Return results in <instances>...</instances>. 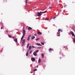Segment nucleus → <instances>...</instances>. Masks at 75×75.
Instances as JSON below:
<instances>
[{
    "instance_id": "obj_4",
    "label": "nucleus",
    "mask_w": 75,
    "mask_h": 75,
    "mask_svg": "<svg viewBox=\"0 0 75 75\" xmlns=\"http://www.w3.org/2000/svg\"><path fill=\"white\" fill-rule=\"evenodd\" d=\"M33 54L34 56H35L36 57V56H37V53H36L35 52H34L33 53Z\"/></svg>"
},
{
    "instance_id": "obj_38",
    "label": "nucleus",
    "mask_w": 75,
    "mask_h": 75,
    "mask_svg": "<svg viewBox=\"0 0 75 75\" xmlns=\"http://www.w3.org/2000/svg\"><path fill=\"white\" fill-rule=\"evenodd\" d=\"M1 30H2V29H3V28H2V27H1Z\"/></svg>"
},
{
    "instance_id": "obj_34",
    "label": "nucleus",
    "mask_w": 75,
    "mask_h": 75,
    "mask_svg": "<svg viewBox=\"0 0 75 75\" xmlns=\"http://www.w3.org/2000/svg\"><path fill=\"white\" fill-rule=\"evenodd\" d=\"M34 35H35V36H37V34H35Z\"/></svg>"
},
{
    "instance_id": "obj_12",
    "label": "nucleus",
    "mask_w": 75,
    "mask_h": 75,
    "mask_svg": "<svg viewBox=\"0 0 75 75\" xmlns=\"http://www.w3.org/2000/svg\"><path fill=\"white\" fill-rule=\"evenodd\" d=\"M14 41L15 42H17V39H15V40H14Z\"/></svg>"
},
{
    "instance_id": "obj_35",
    "label": "nucleus",
    "mask_w": 75,
    "mask_h": 75,
    "mask_svg": "<svg viewBox=\"0 0 75 75\" xmlns=\"http://www.w3.org/2000/svg\"><path fill=\"white\" fill-rule=\"evenodd\" d=\"M27 46H28H28H29V43L28 44Z\"/></svg>"
},
{
    "instance_id": "obj_26",
    "label": "nucleus",
    "mask_w": 75,
    "mask_h": 75,
    "mask_svg": "<svg viewBox=\"0 0 75 75\" xmlns=\"http://www.w3.org/2000/svg\"><path fill=\"white\" fill-rule=\"evenodd\" d=\"M30 54H31V53H32V51L31 50H30Z\"/></svg>"
},
{
    "instance_id": "obj_40",
    "label": "nucleus",
    "mask_w": 75,
    "mask_h": 75,
    "mask_svg": "<svg viewBox=\"0 0 75 75\" xmlns=\"http://www.w3.org/2000/svg\"><path fill=\"white\" fill-rule=\"evenodd\" d=\"M60 31H61V32H62V30H60Z\"/></svg>"
},
{
    "instance_id": "obj_37",
    "label": "nucleus",
    "mask_w": 75,
    "mask_h": 75,
    "mask_svg": "<svg viewBox=\"0 0 75 75\" xmlns=\"http://www.w3.org/2000/svg\"><path fill=\"white\" fill-rule=\"evenodd\" d=\"M56 18V17H54L53 19L55 18Z\"/></svg>"
},
{
    "instance_id": "obj_3",
    "label": "nucleus",
    "mask_w": 75,
    "mask_h": 75,
    "mask_svg": "<svg viewBox=\"0 0 75 75\" xmlns=\"http://www.w3.org/2000/svg\"><path fill=\"white\" fill-rule=\"evenodd\" d=\"M35 45H38V46H42V45L40 44H38L37 43H35Z\"/></svg>"
},
{
    "instance_id": "obj_21",
    "label": "nucleus",
    "mask_w": 75,
    "mask_h": 75,
    "mask_svg": "<svg viewBox=\"0 0 75 75\" xmlns=\"http://www.w3.org/2000/svg\"><path fill=\"white\" fill-rule=\"evenodd\" d=\"M38 51H39L38 50H36L35 51V52L36 53H37V52H38Z\"/></svg>"
},
{
    "instance_id": "obj_22",
    "label": "nucleus",
    "mask_w": 75,
    "mask_h": 75,
    "mask_svg": "<svg viewBox=\"0 0 75 75\" xmlns=\"http://www.w3.org/2000/svg\"><path fill=\"white\" fill-rule=\"evenodd\" d=\"M38 49H41V47H38Z\"/></svg>"
},
{
    "instance_id": "obj_39",
    "label": "nucleus",
    "mask_w": 75,
    "mask_h": 75,
    "mask_svg": "<svg viewBox=\"0 0 75 75\" xmlns=\"http://www.w3.org/2000/svg\"><path fill=\"white\" fill-rule=\"evenodd\" d=\"M28 48V46H27V48Z\"/></svg>"
},
{
    "instance_id": "obj_19",
    "label": "nucleus",
    "mask_w": 75,
    "mask_h": 75,
    "mask_svg": "<svg viewBox=\"0 0 75 75\" xmlns=\"http://www.w3.org/2000/svg\"><path fill=\"white\" fill-rule=\"evenodd\" d=\"M42 58H44V54H42Z\"/></svg>"
},
{
    "instance_id": "obj_5",
    "label": "nucleus",
    "mask_w": 75,
    "mask_h": 75,
    "mask_svg": "<svg viewBox=\"0 0 75 75\" xmlns=\"http://www.w3.org/2000/svg\"><path fill=\"white\" fill-rule=\"evenodd\" d=\"M41 15H42V14H41V13L40 12H38V14H37L38 16H41Z\"/></svg>"
},
{
    "instance_id": "obj_31",
    "label": "nucleus",
    "mask_w": 75,
    "mask_h": 75,
    "mask_svg": "<svg viewBox=\"0 0 75 75\" xmlns=\"http://www.w3.org/2000/svg\"><path fill=\"white\" fill-rule=\"evenodd\" d=\"M57 36H58V37H59L60 36V34H59L58 35H57Z\"/></svg>"
},
{
    "instance_id": "obj_7",
    "label": "nucleus",
    "mask_w": 75,
    "mask_h": 75,
    "mask_svg": "<svg viewBox=\"0 0 75 75\" xmlns=\"http://www.w3.org/2000/svg\"><path fill=\"white\" fill-rule=\"evenodd\" d=\"M70 33L71 34H72V36H74V35L75 36L74 33H73V32H72V31H71Z\"/></svg>"
},
{
    "instance_id": "obj_18",
    "label": "nucleus",
    "mask_w": 75,
    "mask_h": 75,
    "mask_svg": "<svg viewBox=\"0 0 75 75\" xmlns=\"http://www.w3.org/2000/svg\"><path fill=\"white\" fill-rule=\"evenodd\" d=\"M49 51L51 52V51H52V50H51V48H50V49H49Z\"/></svg>"
},
{
    "instance_id": "obj_11",
    "label": "nucleus",
    "mask_w": 75,
    "mask_h": 75,
    "mask_svg": "<svg viewBox=\"0 0 75 75\" xmlns=\"http://www.w3.org/2000/svg\"><path fill=\"white\" fill-rule=\"evenodd\" d=\"M31 49V46H30L29 47L28 50L30 51Z\"/></svg>"
},
{
    "instance_id": "obj_41",
    "label": "nucleus",
    "mask_w": 75,
    "mask_h": 75,
    "mask_svg": "<svg viewBox=\"0 0 75 75\" xmlns=\"http://www.w3.org/2000/svg\"><path fill=\"white\" fill-rule=\"evenodd\" d=\"M6 33H8V31L6 30Z\"/></svg>"
},
{
    "instance_id": "obj_10",
    "label": "nucleus",
    "mask_w": 75,
    "mask_h": 75,
    "mask_svg": "<svg viewBox=\"0 0 75 75\" xmlns=\"http://www.w3.org/2000/svg\"><path fill=\"white\" fill-rule=\"evenodd\" d=\"M24 35H23V36H22V38H21V40H23V38H24Z\"/></svg>"
},
{
    "instance_id": "obj_33",
    "label": "nucleus",
    "mask_w": 75,
    "mask_h": 75,
    "mask_svg": "<svg viewBox=\"0 0 75 75\" xmlns=\"http://www.w3.org/2000/svg\"><path fill=\"white\" fill-rule=\"evenodd\" d=\"M40 13H43V12L40 11Z\"/></svg>"
},
{
    "instance_id": "obj_27",
    "label": "nucleus",
    "mask_w": 75,
    "mask_h": 75,
    "mask_svg": "<svg viewBox=\"0 0 75 75\" xmlns=\"http://www.w3.org/2000/svg\"><path fill=\"white\" fill-rule=\"evenodd\" d=\"M45 20H48V18H45Z\"/></svg>"
},
{
    "instance_id": "obj_32",
    "label": "nucleus",
    "mask_w": 75,
    "mask_h": 75,
    "mask_svg": "<svg viewBox=\"0 0 75 75\" xmlns=\"http://www.w3.org/2000/svg\"><path fill=\"white\" fill-rule=\"evenodd\" d=\"M32 48H35V47L34 46H32Z\"/></svg>"
},
{
    "instance_id": "obj_25",
    "label": "nucleus",
    "mask_w": 75,
    "mask_h": 75,
    "mask_svg": "<svg viewBox=\"0 0 75 75\" xmlns=\"http://www.w3.org/2000/svg\"><path fill=\"white\" fill-rule=\"evenodd\" d=\"M47 11H45L44 12H43V13H46V12H47Z\"/></svg>"
},
{
    "instance_id": "obj_2",
    "label": "nucleus",
    "mask_w": 75,
    "mask_h": 75,
    "mask_svg": "<svg viewBox=\"0 0 75 75\" xmlns=\"http://www.w3.org/2000/svg\"><path fill=\"white\" fill-rule=\"evenodd\" d=\"M25 30L23 29V35L25 36Z\"/></svg>"
},
{
    "instance_id": "obj_14",
    "label": "nucleus",
    "mask_w": 75,
    "mask_h": 75,
    "mask_svg": "<svg viewBox=\"0 0 75 75\" xmlns=\"http://www.w3.org/2000/svg\"><path fill=\"white\" fill-rule=\"evenodd\" d=\"M28 51L26 53V56L27 57L28 56Z\"/></svg>"
},
{
    "instance_id": "obj_30",
    "label": "nucleus",
    "mask_w": 75,
    "mask_h": 75,
    "mask_svg": "<svg viewBox=\"0 0 75 75\" xmlns=\"http://www.w3.org/2000/svg\"><path fill=\"white\" fill-rule=\"evenodd\" d=\"M37 69H35L33 70V71H37Z\"/></svg>"
},
{
    "instance_id": "obj_6",
    "label": "nucleus",
    "mask_w": 75,
    "mask_h": 75,
    "mask_svg": "<svg viewBox=\"0 0 75 75\" xmlns=\"http://www.w3.org/2000/svg\"><path fill=\"white\" fill-rule=\"evenodd\" d=\"M31 61L33 62H34L35 61V58L32 57L31 59Z\"/></svg>"
},
{
    "instance_id": "obj_20",
    "label": "nucleus",
    "mask_w": 75,
    "mask_h": 75,
    "mask_svg": "<svg viewBox=\"0 0 75 75\" xmlns=\"http://www.w3.org/2000/svg\"><path fill=\"white\" fill-rule=\"evenodd\" d=\"M41 44L42 45H44V43L42 42H41Z\"/></svg>"
},
{
    "instance_id": "obj_8",
    "label": "nucleus",
    "mask_w": 75,
    "mask_h": 75,
    "mask_svg": "<svg viewBox=\"0 0 75 75\" xmlns=\"http://www.w3.org/2000/svg\"><path fill=\"white\" fill-rule=\"evenodd\" d=\"M31 35H29V37H28V39H27V40L28 41H29L30 40V37H31Z\"/></svg>"
},
{
    "instance_id": "obj_29",
    "label": "nucleus",
    "mask_w": 75,
    "mask_h": 75,
    "mask_svg": "<svg viewBox=\"0 0 75 75\" xmlns=\"http://www.w3.org/2000/svg\"><path fill=\"white\" fill-rule=\"evenodd\" d=\"M61 31V29H59L58 30V31L59 32V31Z\"/></svg>"
},
{
    "instance_id": "obj_42",
    "label": "nucleus",
    "mask_w": 75,
    "mask_h": 75,
    "mask_svg": "<svg viewBox=\"0 0 75 75\" xmlns=\"http://www.w3.org/2000/svg\"><path fill=\"white\" fill-rule=\"evenodd\" d=\"M13 38H14V37H13Z\"/></svg>"
},
{
    "instance_id": "obj_24",
    "label": "nucleus",
    "mask_w": 75,
    "mask_h": 75,
    "mask_svg": "<svg viewBox=\"0 0 75 75\" xmlns=\"http://www.w3.org/2000/svg\"><path fill=\"white\" fill-rule=\"evenodd\" d=\"M52 8V7L51 6V7H50L49 9H51V8Z\"/></svg>"
},
{
    "instance_id": "obj_17",
    "label": "nucleus",
    "mask_w": 75,
    "mask_h": 75,
    "mask_svg": "<svg viewBox=\"0 0 75 75\" xmlns=\"http://www.w3.org/2000/svg\"><path fill=\"white\" fill-rule=\"evenodd\" d=\"M74 38H73V42H75V35H74Z\"/></svg>"
},
{
    "instance_id": "obj_23",
    "label": "nucleus",
    "mask_w": 75,
    "mask_h": 75,
    "mask_svg": "<svg viewBox=\"0 0 75 75\" xmlns=\"http://www.w3.org/2000/svg\"><path fill=\"white\" fill-rule=\"evenodd\" d=\"M40 40V38H37L36 39V40L38 41V40Z\"/></svg>"
},
{
    "instance_id": "obj_13",
    "label": "nucleus",
    "mask_w": 75,
    "mask_h": 75,
    "mask_svg": "<svg viewBox=\"0 0 75 75\" xmlns=\"http://www.w3.org/2000/svg\"><path fill=\"white\" fill-rule=\"evenodd\" d=\"M41 59H39L38 61V63H40V62H41Z\"/></svg>"
},
{
    "instance_id": "obj_1",
    "label": "nucleus",
    "mask_w": 75,
    "mask_h": 75,
    "mask_svg": "<svg viewBox=\"0 0 75 75\" xmlns=\"http://www.w3.org/2000/svg\"><path fill=\"white\" fill-rule=\"evenodd\" d=\"M25 40L23 39L22 40V45H24V44H25Z\"/></svg>"
},
{
    "instance_id": "obj_44",
    "label": "nucleus",
    "mask_w": 75,
    "mask_h": 75,
    "mask_svg": "<svg viewBox=\"0 0 75 75\" xmlns=\"http://www.w3.org/2000/svg\"><path fill=\"white\" fill-rule=\"evenodd\" d=\"M65 6H66V5H64V7H65Z\"/></svg>"
},
{
    "instance_id": "obj_16",
    "label": "nucleus",
    "mask_w": 75,
    "mask_h": 75,
    "mask_svg": "<svg viewBox=\"0 0 75 75\" xmlns=\"http://www.w3.org/2000/svg\"><path fill=\"white\" fill-rule=\"evenodd\" d=\"M35 38V36H33L31 40H33V39H34Z\"/></svg>"
},
{
    "instance_id": "obj_15",
    "label": "nucleus",
    "mask_w": 75,
    "mask_h": 75,
    "mask_svg": "<svg viewBox=\"0 0 75 75\" xmlns=\"http://www.w3.org/2000/svg\"><path fill=\"white\" fill-rule=\"evenodd\" d=\"M38 34H39L40 35H41V34H42L40 32H38Z\"/></svg>"
},
{
    "instance_id": "obj_43",
    "label": "nucleus",
    "mask_w": 75,
    "mask_h": 75,
    "mask_svg": "<svg viewBox=\"0 0 75 75\" xmlns=\"http://www.w3.org/2000/svg\"><path fill=\"white\" fill-rule=\"evenodd\" d=\"M38 66H37V68H38Z\"/></svg>"
},
{
    "instance_id": "obj_9",
    "label": "nucleus",
    "mask_w": 75,
    "mask_h": 75,
    "mask_svg": "<svg viewBox=\"0 0 75 75\" xmlns=\"http://www.w3.org/2000/svg\"><path fill=\"white\" fill-rule=\"evenodd\" d=\"M28 30H32V28L30 27H28Z\"/></svg>"
},
{
    "instance_id": "obj_28",
    "label": "nucleus",
    "mask_w": 75,
    "mask_h": 75,
    "mask_svg": "<svg viewBox=\"0 0 75 75\" xmlns=\"http://www.w3.org/2000/svg\"><path fill=\"white\" fill-rule=\"evenodd\" d=\"M26 1H25V4H27V0H25Z\"/></svg>"
},
{
    "instance_id": "obj_36",
    "label": "nucleus",
    "mask_w": 75,
    "mask_h": 75,
    "mask_svg": "<svg viewBox=\"0 0 75 75\" xmlns=\"http://www.w3.org/2000/svg\"><path fill=\"white\" fill-rule=\"evenodd\" d=\"M9 37H11V36H9L8 35Z\"/></svg>"
}]
</instances>
